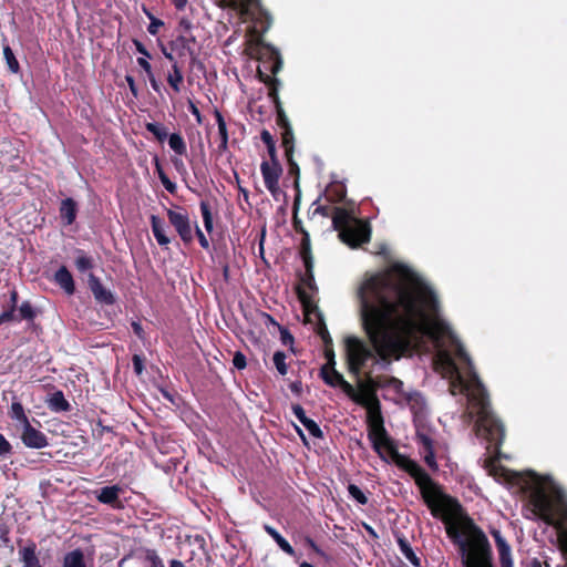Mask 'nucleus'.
<instances>
[{
    "instance_id": "1",
    "label": "nucleus",
    "mask_w": 567,
    "mask_h": 567,
    "mask_svg": "<svg viewBox=\"0 0 567 567\" xmlns=\"http://www.w3.org/2000/svg\"><path fill=\"white\" fill-rule=\"evenodd\" d=\"M355 297L362 330L370 344L357 336L344 338L348 372L355 379L359 392L337 371L322 367L323 381L342 391L368 409L369 440L385 462L406 471L421 489L433 516L445 525L447 536L457 546L464 567H494L488 538L462 511L461 505L443 494L429 474L414 461L400 454L383 426L379 401L370 389L373 368L389 365L392 360L420 349L427 338L434 348L433 365L449 382L452 395L465 396L466 423L475 419V434L488 446L497 447L504 429L491 411L486 391L475 373L451 323L444 316L434 287L413 268L395 262L383 271L367 272Z\"/></svg>"
},
{
    "instance_id": "2",
    "label": "nucleus",
    "mask_w": 567,
    "mask_h": 567,
    "mask_svg": "<svg viewBox=\"0 0 567 567\" xmlns=\"http://www.w3.org/2000/svg\"><path fill=\"white\" fill-rule=\"evenodd\" d=\"M332 225L339 233L341 241L351 248L359 247L370 240L371 230L368 224L354 218L344 208L337 207L334 209Z\"/></svg>"
},
{
    "instance_id": "3",
    "label": "nucleus",
    "mask_w": 567,
    "mask_h": 567,
    "mask_svg": "<svg viewBox=\"0 0 567 567\" xmlns=\"http://www.w3.org/2000/svg\"><path fill=\"white\" fill-rule=\"evenodd\" d=\"M299 300L301 301L306 319L308 321L318 320L317 333L320 336L324 346H332V338L330 337L323 316L316 302H313L310 296L303 290L299 292Z\"/></svg>"
},
{
    "instance_id": "4",
    "label": "nucleus",
    "mask_w": 567,
    "mask_h": 567,
    "mask_svg": "<svg viewBox=\"0 0 567 567\" xmlns=\"http://www.w3.org/2000/svg\"><path fill=\"white\" fill-rule=\"evenodd\" d=\"M223 8H229L236 12L243 22L257 19L261 9L259 0H218Z\"/></svg>"
},
{
    "instance_id": "5",
    "label": "nucleus",
    "mask_w": 567,
    "mask_h": 567,
    "mask_svg": "<svg viewBox=\"0 0 567 567\" xmlns=\"http://www.w3.org/2000/svg\"><path fill=\"white\" fill-rule=\"evenodd\" d=\"M118 567H165L155 550L146 549L122 558Z\"/></svg>"
},
{
    "instance_id": "6",
    "label": "nucleus",
    "mask_w": 567,
    "mask_h": 567,
    "mask_svg": "<svg viewBox=\"0 0 567 567\" xmlns=\"http://www.w3.org/2000/svg\"><path fill=\"white\" fill-rule=\"evenodd\" d=\"M167 216L181 238L184 241H190L193 239V230L187 214L182 210L168 209Z\"/></svg>"
},
{
    "instance_id": "7",
    "label": "nucleus",
    "mask_w": 567,
    "mask_h": 567,
    "mask_svg": "<svg viewBox=\"0 0 567 567\" xmlns=\"http://www.w3.org/2000/svg\"><path fill=\"white\" fill-rule=\"evenodd\" d=\"M21 441L27 447L37 450L43 449L49 444L47 436L33 427L30 422L21 426Z\"/></svg>"
},
{
    "instance_id": "8",
    "label": "nucleus",
    "mask_w": 567,
    "mask_h": 567,
    "mask_svg": "<svg viewBox=\"0 0 567 567\" xmlns=\"http://www.w3.org/2000/svg\"><path fill=\"white\" fill-rule=\"evenodd\" d=\"M261 174L264 177L265 186L266 188L272 194V196H277L279 193V176L281 173L280 167L274 162H262L261 166Z\"/></svg>"
},
{
    "instance_id": "9",
    "label": "nucleus",
    "mask_w": 567,
    "mask_h": 567,
    "mask_svg": "<svg viewBox=\"0 0 567 567\" xmlns=\"http://www.w3.org/2000/svg\"><path fill=\"white\" fill-rule=\"evenodd\" d=\"M195 43V37L193 34H178L175 40L169 43V48L172 51H175L176 55L179 58L189 55L192 62L196 61V52L193 48Z\"/></svg>"
},
{
    "instance_id": "10",
    "label": "nucleus",
    "mask_w": 567,
    "mask_h": 567,
    "mask_svg": "<svg viewBox=\"0 0 567 567\" xmlns=\"http://www.w3.org/2000/svg\"><path fill=\"white\" fill-rule=\"evenodd\" d=\"M492 535L494 537L498 556H499V563L502 567H513V559H512V550L505 538L502 536L499 530H493Z\"/></svg>"
},
{
    "instance_id": "11",
    "label": "nucleus",
    "mask_w": 567,
    "mask_h": 567,
    "mask_svg": "<svg viewBox=\"0 0 567 567\" xmlns=\"http://www.w3.org/2000/svg\"><path fill=\"white\" fill-rule=\"evenodd\" d=\"M89 286L94 296V298L105 305H111L114 302V297L110 290H107L93 275H90Z\"/></svg>"
},
{
    "instance_id": "12",
    "label": "nucleus",
    "mask_w": 567,
    "mask_h": 567,
    "mask_svg": "<svg viewBox=\"0 0 567 567\" xmlns=\"http://www.w3.org/2000/svg\"><path fill=\"white\" fill-rule=\"evenodd\" d=\"M292 413L313 437H317V439L322 437L323 433H322L321 429L313 420L309 419L306 415V412L302 409V406H300L298 404L293 405Z\"/></svg>"
},
{
    "instance_id": "13",
    "label": "nucleus",
    "mask_w": 567,
    "mask_h": 567,
    "mask_svg": "<svg viewBox=\"0 0 567 567\" xmlns=\"http://www.w3.org/2000/svg\"><path fill=\"white\" fill-rule=\"evenodd\" d=\"M151 226L154 237L156 241L161 246H167L171 243V239L166 236V225L164 220L159 217L152 215L151 216Z\"/></svg>"
},
{
    "instance_id": "14",
    "label": "nucleus",
    "mask_w": 567,
    "mask_h": 567,
    "mask_svg": "<svg viewBox=\"0 0 567 567\" xmlns=\"http://www.w3.org/2000/svg\"><path fill=\"white\" fill-rule=\"evenodd\" d=\"M121 492L122 488L117 485L105 486L97 492L96 498L103 504L114 505Z\"/></svg>"
},
{
    "instance_id": "15",
    "label": "nucleus",
    "mask_w": 567,
    "mask_h": 567,
    "mask_svg": "<svg viewBox=\"0 0 567 567\" xmlns=\"http://www.w3.org/2000/svg\"><path fill=\"white\" fill-rule=\"evenodd\" d=\"M167 83L173 89L175 93H179L182 91V85L184 82V75L182 68L178 62H174L172 64V70L167 74Z\"/></svg>"
},
{
    "instance_id": "16",
    "label": "nucleus",
    "mask_w": 567,
    "mask_h": 567,
    "mask_svg": "<svg viewBox=\"0 0 567 567\" xmlns=\"http://www.w3.org/2000/svg\"><path fill=\"white\" fill-rule=\"evenodd\" d=\"M282 144L286 150V155L291 165H295L291 159L293 151V132L286 117H282Z\"/></svg>"
},
{
    "instance_id": "17",
    "label": "nucleus",
    "mask_w": 567,
    "mask_h": 567,
    "mask_svg": "<svg viewBox=\"0 0 567 567\" xmlns=\"http://www.w3.org/2000/svg\"><path fill=\"white\" fill-rule=\"evenodd\" d=\"M55 281L62 289H64L66 293L71 295L74 292V281L72 275L65 267H61L55 272Z\"/></svg>"
},
{
    "instance_id": "18",
    "label": "nucleus",
    "mask_w": 567,
    "mask_h": 567,
    "mask_svg": "<svg viewBox=\"0 0 567 567\" xmlns=\"http://www.w3.org/2000/svg\"><path fill=\"white\" fill-rule=\"evenodd\" d=\"M61 218L66 225H71L76 217V204L72 198L62 200L60 208Z\"/></svg>"
},
{
    "instance_id": "19",
    "label": "nucleus",
    "mask_w": 567,
    "mask_h": 567,
    "mask_svg": "<svg viewBox=\"0 0 567 567\" xmlns=\"http://www.w3.org/2000/svg\"><path fill=\"white\" fill-rule=\"evenodd\" d=\"M416 439L419 444L421 445L422 451L433 449V439L429 431L424 430L420 425V416H416Z\"/></svg>"
},
{
    "instance_id": "20",
    "label": "nucleus",
    "mask_w": 567,
    "mask_h": 567,
    "mask_svg": "<svg viewBox=\"0 0 567 567\" xmlns=\"http://www.w3.org/2000/svg\"><path fill=\"white\" fill-rule=\"evenodd\" d=\"M48 405L54 412H63L70 410V403L65 400L61 391H58L51 395L48 401Z\"/></svg>"
},
{
    "instance_id": "21",
    "label": "nucleus",
    "mask_w": 567,
    "mask_h": 567,
    "mask_svg": "<svg viewBox=\"0 0 567 567\" xmlns=\"http://www.w3.org/2000/svg\"><path fill=\"white\" fill-rule=\"evenodd\" d=\"M398 544L405 559H408L414 567H420L421 560L410 546L409 542L406 539L399 538Z\"/></svg>"
},
{
    "instance_id": "22",
    "label": "nucleus",
    "mask_w": 567,
    "mask_h": 567,
    "mask_svg": "<svg viewBox=\"0 0 567 567\" xmlns=\"http://www.w3.org/2000/svg\"><path fill=\"white\" fill-rule=\"evenodd\" d=\"M307 269V272L305 275V277L302 278V286L303 287H299L298 288V293L303 290L306 291V293L308 296H310L311 300L313 302H316L313 300V293L317 291V287H316V284H315V278H313V274H312V265L310 266V269L306 268Z\"/></svg>"
},
{
    "instance_id": "23",
    "label": "nucleus",
    "mask_w": 567,
    "mask_h": 567,
    "mask_svg": "<svg viewBox=\"0 0 567 567\" xmlns=\"http://www.w3.org/2000/svg\"><path fill=\"white\" fill-rule=\"evenodd\" d=\"M265 530L274 538L277 545L288 555H295L291 545L271 526L265 525Z\"/></svg>"
},
{
    "instance_id": "24",
    "label": "nucleus",
    "mask_w": 567,
    "mask_h": 567,
    "mask_svg": "<svg viewBox=\"0 0 567 567\" xmlns=\"http://www.w3.org/2000/svg\"><path fill=\"white\" fill-rule=\"evenodd\" d=\"M215 116H216V122H217V126H218V133L220 136V145L218 146V148L220 152H224L227 150V145H228L227 126H226V122L220 112L216 111Z\"/></svg>"
},
{
    "instance_id": "25",
    "label": "nucleus",
    "mask_w": 567,
    "mask_h": 567,
    "mask_svg": "<svg viewBox=\"0 0 567 567\" xmlns=\"http://www.w3.org/2000/svg\"><path fill=\"white\" fill-rule=\"evenodd\" d=\"M23 567H41L34 547H24L20 550Z\"/></svg>"
},
{
    "instance_id": "26",
    "label": "nucleus",
    "mask_w": 567,
    "mask_h": 567,
    "mask_svg": "<svg viewBox=\"0 0 567 567\" xmlns=\"http://www.w3.org/2000/svg\"><path fill=\"white\" fill-rule=\"evenodd\" d=\"M63 567H87L84 561V555L81 550L75 549L65 555Z\"/></svg>"
},
{
    "instance_id": "27",
    "label": "nucleus",
    "mask_w": 567,
    "mask_h": 567,
    "mask_svg": "<svg viewBox=\"0 0 567 567\" xmlns=\"http://www.w3.org/2000/svg\"><path fill=\"white\" fill-rule=\"evenodd\" d=\"M12 420L17 421L20 426L29 423V419L24 413V409L20 402H13L9 412Z\"/></svg>"
},
{
    "instance_id": "28",
    "label": "nucleus",
    "mask_w": 567,
    "mask_h": 567,
    "mask_svg": "<svg viewBox=\"0 0 567 567\" xmlns=\"http://www.w3.org/2000/svg\"><path fill=\"white\" fill-rule=\"evenodd\" d=\"M168 145L178 155H184L187 151L183 137L177 133H173L169 135Z\"/></svg>"
},
{
    "instance_id": "29",
    "label": "nucleus",
    "mask_w": 567,
    "mask_h": 567,
    "mask_svg": "<svg viewBox=\"0 0 567 567\" xmlns=\"http://www.w3.org/2000/svg\"><path fill=\"white\" fill-rule=\"evenodd\" d=\"M301 256L305 262L306 268L310 269L312 258L310 254V239L309 235L306 233L301 243Z\"/></svg>"
},
{
    "instance_id": "30",
    "label": "nucleus",
    "mask_w": 567,
    "mask_h": 567,
    "mask_svg": "<svg viewBox=\"0 0 567 567\" xmlns=\"http://www.w3.org/2000/svg\"><path fill=\"white\" fill-rule=\"evenodd\" d=\"M200 213L203 216L204 227L208 233H210L213 230V216L210 207L206 202L200 203Z\"/></svg>"
},
{
    "instance_id": "31",
    "label": "nucleus",
    "mask_w": 567,
    "mask_h": 567,
    "mask_svg": "<svg viewBox=\"0 0 567 567\" xmlns=\"http://www.w3.org/2000/svg\"><path fill=\"white\" fill-rule=\"evenodd\" d=\"M3 55H4V59L7 61V64H8V68L10 69V71L13 73H17L19 71V63H18L12 50L10 49V47L6 45L3 48Z\"/></svg>"
},
{
    "instance_id": "32",
    "label": "nucleus",
    "mask_w": 567,
    "mask_h": 567,
    "mask_svg": "<svg viewBox=\"0 0 567 567\" xmlns=\"http://www.w3.org/2000/svg\"><path fill=\"white\" fill-rule=\"evenodd\" d=\"M146 130L159 141H164L167 137L166 128L158 123H147Z\"/></svg>"
},
{
    "instance_id": "33",
    "label": "nucleus",
    "mask_w": 567,
    "mask_h": 567,
    "mask_svg": "<svg viewBox=\"0 0 567 567\" xmlns=\"http://www.w3.org/2000/svg\"><path fill=\"white\" fill-rule=\"evenodd\" d=\"M274 363H275V367H276L277 371L281 375L287 374L288 368H287V364H286V354L284 352L277 351L274 354Z\"/></svg>"
},
{
    "instance_id": "34",
    "label": "nucleus",
    "mask_w": 567,
    "mask_h": 567,
    "mask_svg": "<svg viewBox=\"0 0 567 567\" xmlns=\"http://www.w3.org/2000/svg\"><path fill=\"white\" fill-rule=\"evenodd\" d=\"M76 268L84 272L93 267L92 259L83 252H80L75 258Z\"/></svg>"
},
{
    "instance_id": "35",
    "label": "nucleus",
    "mask_w": 567,
    "mask_h": 567,
    "mask_svg": "<svg viewBox=\"0 0 567 567\" xmlns=\"http://www.w3.org/2000/svg\"><path fill=\"white\" fill-rule=\"evenodd\" d=\"M348 491H349V494L360 504L364 505L367 504L368 502V498L367 496L364 495V493L357 486V485H353V484H350L349 487H348Z\"/></svg>"
},
{
    "instance_id": "36",
    "label": "nucleus",
    "mask_w": 567,
    "mask_h": 567,
    "mask_svg": "<svg viewBox=\"0 0 567 567\" xmlns=\"http://www.w3.org/2000/svg\"><path fill=\"white\" fill-rule=\"evenodd\" d=\"M19 315H20L21 319H27V320L33 319L34 310H33L31 303L28 301L22 302V305L19 307Z\"/></svg>"
},
{
    "instance_id": "37",
    "label": "nucleus",
    "mask_w": 567,
    "mask_h": 567,
    "mask_svg": "<svg viewBox=\"0 0 567 567\" xmlns=\"http://www.w3.org/2000/svg\"><path fill=\"white\" fill-rule=\"evenodd\" d=\"M12 453L11 443L0 434V457H7Z\"/></svg>"
},
{
    "instance_id": "38",
    "label": "nucleus",
    "mask_w": 567,
    "mask_h": 567,
    "mask_svg": "<svg viewBox=\"0 0 567 567\" xmlns=\"http://www.w3.org/2000/svg\"><path fill=\"white\" fill-rule=\"evenodd\" d=\"M422 454L426 465L430 466L431 468H436V461L433 449L422 451Z\"/></svg>"
},
{
    "instance_id": "39",
    "label": "nucleus",
    "mask_w": 567,
    "mask_h": 567,
    "mask_svg": "<svg viewBox=\"0 0 567 567\" xmlns=\"http://www.w3.org/2000/svg\"><path fill=\"white\" fill-rule=\"evenodd\" d=\"M192 28H193V24L188 19L182 18L179 20V23H178V33L179 34H192L190 33Z\"/></svg>"
},
{
    "instance_id": "40",
    "label": "nucleus",
    "mask_w": 567,
    "mask_h": 567,
    "mask_svg": "<svg viewBox=\"0 0 567 567\" xmlns=\"http://www.w3.org/2000/svg\"><path fill=\"white\" fill-rule=\"evenodd\" d=\"M324 355L327 358V363L323 367H331L337 364L332 346H324Z\"/></svg>"
},
{
    "instance_id": "41",
    "label": "nucleus",
    "mask_w": 567,
    "mask_h": 567,
    "mask_svg": "<svg viewBox=\"0 0 567 567\" xmlns=\"http://www.w3.org/2000/svg\"><path fill=\"white\" fill-rule=\"evenodd\" d=\"M233 364L234 367H236L238 370H243L246 368L247 365V362H246V357L241 353V352H236L234 354V358H233Z\"/></svg>"
},
{
    "instance_id": "42",
    "label": "nucleus",
    "mask_w": 567,
    "mask_h": 567,
    "mask_svg": "<svg viewBox=\"0 0 567 567\" xmlns=\"http://www.w3.org/2000/svg\"><path fill=\"white\" fill-rule=\"evenodd\" d=\"M163 25V21L151 18V23L148 24L147 31L155 35L158 32V29Z\"/></svg>"
},
{
    "instance_id": "43",
    "label": "nucleus",
    "mask_w": 567,
    "mask_h": 567,
    "mask_svg": "<svg viewBox=\"0 0 567 567\" xmlns=\"http://www.w3.org/2000/svg\"><path fill=\"white\" fill-rule=\"evenodd\" d=\"M16 320L13 308H9L8 310L0 313V324Z\"/></svg>"
},
{
    "instance_id": "44",
    "label": "nucleus",
    "mask_w": 567,
    "mask_h": 567,
    "mask_svg": "<svg viewBox=\"0 0 567 567\" xmlns=\"http://www.w3.org/2000/svg\"><path fill=\"white\" fill-rule=\"evenodd\" d=\"M196 235L198 237V240H199V244L200 246L204 248V249H208L209 248V241L208 239L205 237V235L203 234V231L199 229L198 226H196Z\"/></svg>"
},
{
    "instance_id": "45",
    "label": "nucleus",
    "mask_w": 567,
    "mask_h": 567,
    "mask_svg": "<svg viewBox=\"0 0 567 567\" xmlns=\"http://www.w3.org/2000/svg\"><path fill=\"white\" fill-rule=\"evenodd\" d=\"M161 50H162V53L164 54V56H165L168 61H171V62H172V64H173L174 62H177V60H176V58H175V55H174L175 51H172V49H171V48H167V47H165V45H162Z\"/></svg>"
},
{
    "instance_id": "46",
    "label": "nucleus",
    "mask_w": 567,
    "mask_h": 567,
    "mask_svg": "<svg viewBox=\"0 0 567 567\" xmlns=\"http://www.w3.org/2000/svg\"><path fill=\"white\" fill-rule=\"evenodd\" d=\"M137 64L145 71L147 75L153 73L152 66L145 58H137Z\"/></svg>"
},
{
    "instance_id": "47",
    "label": "nucleus",
    "mask_w": 567,
    "mask_h": 567,
    "mask_svg": "<svg viewBox=\"0 0 567 567\" xmlns=\"http://www.w3.org/2000/svg\"><path fill=\"white\" fill-rule=\"evenodd\" d=\"M161 181L166 190H168L172 194L175 193L176 185L173 182H171L165 175H161Z\"/></svg>"
},
{
    "instance_id": "48",
    "label": "nucleus",
    "mask_w": 567,
    "mask_h": 567,
    "mask_svg": "<svg viewBox=\"0 0 567 567\" xmlns=\"http://www.w3.org/2000/svg\"><path fill=\"white\" fill-rule=\"evenodd\" d=\"M188 109H189L190 113L196 117L197 123L200 124L203 121L200 112L192 101H188Z\"/></svg>"
},
{
    "instance_id": "49",
    "label": "nucleus",
    "mask_w": 567,
    "mask_h": 567,
    "mask_svg": "<svg viewBox=\"0 0 567 567\" xmlns=\"http://www.w3.org/2000/svg\"><path fill=\"white\" fill-rule=\"evenodd\" d=\"M134 370L137 374H141L143 371V362L138 355H134L133 358Z\"/></svg>"
},
{
    "instance_id": "50",
    "label": "nucleus",
    "mask_w": 567,
    "mask_h": 567,
    "mask_svg": "<svg viewBox=\"0 0 567 567\" xmlns=\"http://www.w3.org/2000/svg\"><path fill=\"white\" fill-rule=\"evenodd\" d=\"M493 475H494L497 480H501V477H504V478L508 480V478H509V476H511V473H509V471H507V470H505V468H501V470H499V473H498V470H494Z\"/></svg>"
},
{
    "instance_id": "51",
    "label": "nucleus",
    "mask_w": 567,
    "mask_h": 567,
    "mask_svg": "<svg viewBox=\"0 0 567 567\" xmlns=\"http://www.w3.org/2000/svg\"><path fill=\"white\" fill-rule=\"evenodd\" d=\"M135 47H136V50L143 54L144 56L143 58H150V53L147 52V50L144 48V45L138 42V41H135Z\"/></svg>"
},
{
    "instance_id": "52",
    "label": "nucleus",
    "mask_w": 567,
    "mask_h": 567,
    "mask_svg": "<svg viewBox=\"0 0 567 567\" xmlns=\"http://www.w3.org/2000/svg\"><path fill=\"white\" fill-rule=\"evenodd\" d=\"M148 80H150V83H151V86L154 91L158 92L159 91V84L158 82L156 81L154 74L152 73L151 75H147Z\"/></svg>"
},
{
    "instance_id": "53",
    "label": "nucleus",
    "mask_w": 567,
    "mask_h": 567,
    "mask_svg": "<svg viewBox=\"0 0 567 567\" xmlns=\"http://www.w3.org/2000/svg\"><path fill=\"white\" fill-rule=\"evenodd\" d=\"M126 82L130 86V90L131 92L134 94V95H137V91H136V86H135V81L132 76H126Z\"/></svg>"
},
{
    "instance_id": "54",
    "label": "nucleus",
    "mask_w": 567,
    "mask_h": 567,
    "mask_svg": "<svg viewBox=\"0 0 567 567\" xmlns=\"http://www.w3.org/2000/svg\"><path fill=\"white\" fill-rule=\"evenodd\" d=\"M10 301H11L10 308H13V311H16L17 301H18V293H17L16 290L11 291V293H10Z\"/></svg>"
},
{
    "instance_id": "55",
    "label": "nucleus",
    "mask_w": 567,
    "mask_h": 567,
    "mask_svg": "<svg viewBox=\"0 0 567 567\" xmlns=\"http://www.w3.org/2000/svg\"><path fill=\"white\" fill-rule=\"evenodd\" d=\"M176 9L182 10L185 8L187 0H172Z\"/></svg>"
},
{
    "instance_id": "56",
    "label": "nucleus",
    "mask_w": 567,
    "mask_h": 567,
    "mask_svg": "<svg viewBox=\"0 0 567 567\" xmlns=\"http://www.w3.org/2000/svg\"><path fill=\"white\" fill-rule=\"evenodd\" d=\"M133 329H134V332L137 334V336H141V332H142V328L138 323L136 322H133L132 324Z\"/></svg>"
},
{
    "instance_id": "57",
    "label": "nucleus",
    "mask_w": 567,
    "mask_h": 567,
    "mask_svg": "<svg viewBox=\"0 0 567 567\" xmlns=\"http://www.w3.org/2000/svg\"><path fill=\"white\" fill-rule=\"evenodd\" d=\"M169 567H185V566H184V564H183L182 561L176 560V559H173V560L171 561Z\"/></svg>"
},
{
    "instance_id": "58",
    "label": "nucleus",
    "mask_w": 567,
    "mask_h": 567,
    "mask_svg": "<svg viewBox=\"0 0 567 567\" xmlns=\"http://www.w3.org/2000/svg\"><path fill=\"white\" fill-rule=\"evenodd\" d=\"M262 138H264V141H266V142H267V141L270 138L269 133H268V132H264V133H262Z\"/></svg>"
},
{
    "instance_id": "59",
    "label": "nucleus",
    "mask_w": 567,
    "mask_h": 567,
    "mask_svg": "<svg viewBox=\"0 0 567 567\" xmlns=\"http://www.w3.org/2000/svg\"><path fill=\"white\" fill-rule=\"evenodd\" d=\"M279 69H280V62H278V63L274 66L272 72H274V73H277V72L279 71Z\"/></svg>"
},
{
    "instance_id": "60",
    "label": "nucleus",
    "mask_w": 567,
    "mask_h": 567,
    "mask_svg": "<svg viewBox=\"0 0 567 567\" xmlns=\"http://www.w3.org/2000/svg\"><path fill=\"white\" fill-rule=\"evenodd\" d=\"M300 567H315V566H312L311 564H309L307 561H303L300 564Z\"/></svg>"
},
{
    "instance_id": "61",
    "label": "nucleus",
    "mask_w": 567,
    "mask_h": 567,
    "mask_svg": "<svg viewBox=\"0 0 567 567\" xmlns=\"http://www.w3.org/2000/svg\"><path fill=\"white\" fill-rule=\"evenodd\" d=\"M392 382L394 383V385H395V386H399V385H401V384H402V383H401V381H399V380H396V379H393V381H392Z\"/></svg>"
},
{
    "instance_id": "62",
    "label": "nucleus",
    "mask_w": 567,
    "mask_h": 567,
    "mask_svg": "<svg viewBox=\"0 0 567 567\" xmlns=\"http://www.w3.org/2000/svg\"><path fill=\"white\" fill-rule=\"evenodd\" d=\"M297 431H298L299 435H300L302 439H305L303 433L301 432V430L297 427Z\"/></svg>"
}]
</instances>
